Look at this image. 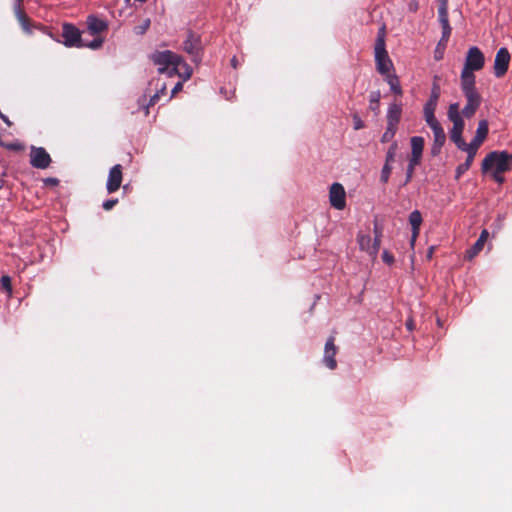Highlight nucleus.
<instances>
[{
  "mask_svg": "<svg viewBox=\"0 0 512 512\" xmlns=\"http://www.w3.org/2000/svg\"><path fill=\"white\" fill-rule=\"evenodd\" d=\"M153 62L159 66V73H167L169 76L178 75L184 81L192 75L191 67L183 61L181 56L166 50L156 52L151 56Z\"/></svg>",
  "mask_w": 512,
  "mask_h": 512,
  "instance_id": "nucleus-1",
  "label": "nucleus"
},
{
  "mask_svg": "<svg viewBox=\"0 0 512 512\" xmlns=\"http://www.w3.org/2000/svg\"><path fill=\"white\" fill-rule=\"evenodd\" d=\"M512 168V154L507 151H493L488 153L482 161L481 170L483 173L496 171L505 173Z\"/></svg>",
  "mask_w": 512,
  "mask_h": 512,
  "instance_id": "nucleus-2",
  "label": "nucleus"
},
{
  "mask_svg": "<svg viewBox=\"0 0 512 512\" xmlns=\"http://www.w3.org/2000/svg\"><path fill=\"white\" fill-rule=\"evenodd\" d=\"M448 119L453 123V127L450 130V139L459 149L461 146L464 147L465 141L462 137V133L465 127L464 120L460 114L459 103H451L447 111Z\"/></svg>",
  "mask_w": 512,
  "mask_h": 512,
  "instance_id": "nucleus-3",
  "label": "nucleus"
},
{
  "mask_svg": "<svg viewBox=\"0 0 512 512\" xmlns=\"http://www.w3.org/2000/svg\"><path fill=\"white\" fill-rule=\"evenodd\" d=\"M61 36L63 38L62 43L66 47H84V42L81 37V31L74 24L63 23Z\"/></svg>",
  "mask_w": 512,
  "mask_h": 512,
  "instance_id": "nucleus-4",
  "label": "nucleus"
},
{
  "mask_svg": "<svg viewBox=\"0 0 512 512\" xmlns=\"http://www.w3.org/2000/svg\"><path fill=\"white\" fill-rule=\"evenodd\" d=\"M485 57L483 52L477 47L472 46L468 49L463 69L467 71H479L484 67Z\"/></svg>",
  "mask_w": 512,
  "mask_h": 512,
  "instance_id": "nucleus-5",
  "label": "nucleus"
},
{
  "mask_svg": "<svg viewBox=\"0 0 512 512\" xmlns=\"http://www.w3.org/2000/svg\"><path fill=\"white\" fill-rule=\"evenodd\" d=\"M439 1H440V6L438 8V18H439V22L442 27V37H441L440 43H447L450 38L451 31H452V28L449 24V18H448V0H439Z\"/></svg>",
  "mask_w": 512,
  "mask_h": 512,
  "instance_id": "nucleus-6",
  "label": "nucleus"
},
{
  "mask_svg": "<svg viewBox=\"0 0 512 512\" xmlns=\"http://www.w3.org/2000/svg\"><path fill=\"white\" fill-rule=\"evenodd\" d=\"M374 51L377 71L382 75H386L392 67V61L388 56L386 46L375 45Z\"/></svg>",
  "mask_w": 512,
  "mask_h": 512,
  "instance_id": "nucleus-7",
  "label": "nucleus"
},
{
  "mask_svg": "<svg viewBox=\"0 0 512 512\" xmlns=\"http://www.w3.org/2000/svg\"><path fill=\"white\" fill-rule=\"evenodd\" d=\"M510 63V53L507 48L502 47L500 48L495 56L494 60V75L497 78L503 77L508 68Z\"/></svg>",
  "mask_w": 512,
  "mask_h": 512,
  "instance_id": "nucleus-8",
  "label": "nucleus"
},
{
  "mask_svg": "<svg viewBox=\"0 0 512 512\" xmlns=\"http://www.w3.org/2000/svg\"><path fill=\"white\" fill-rule=\"evenodd\" d=\"M201 48L200 36L189 31L187 38L183 42L184 51L192 56L193 61L197 62L200 59Z\"/></svg>",
  "mask_w": 512,
  "mask_h": 512,
  "instance_id": "nucleus-9",
  "label": "nucleus"
},
{
  "mask_svg": "<svg viewBox=\"0 0 512 512\" xmlns=\"http://www.w3.org/2000/svg\"><path fill=\"white\" fill-rule=\"evenodd\" d=\"M329 201L332 207L343 210L346 206V192L342 184L333 183L329 190Z\"/></svg>",
  "mask_w": 512,
  "mask_h": 512,
  "instance_id": "nucleus-10",
  "label": "nucleus"
},
{
  "mask_svg": "<svg viewBox=\"0 0 512 512\" xmlns=\"http://www.w3.org/2000/svg\"><path fill=\"white\" fill-rule=\"evenodd\" d=\"M357 242L362 251L367 252L374 258L377 256L380 249V239L378 237L372 241L370 235L359 232L357 234Z\"/></svg>",
  "mask_w": 512,
  "mask_h": 512,
  "instance_id": "nucleus-11",
  "label": "nucleus"
},
{
  "mask_svg": "<svg viewBox=\"0 0 512 512\" xmlns=\"http://www.w3.org/2000/svg\"><path fill=\"white\" fill-rule=\"evenodd\" d=\"M338 347L335 345V337L330 336L325 343L323 363L330 370L337 368V361L335 356L337 354Z\"/></svg>",
  "mask_w": 512,
  "mask_h": 512,
  "instance_id": "nucleus-12",
  "label": "nucleus"
},
{
  "mask_svg": "<svg viewBox=\"0 0 512 512\" xmlns=\"http://www.w3.org/2000/svg\"><path fill=\"white\" fill-rule=\"evenodd\" d=\"M30 157V163L34 168L46 169L51 163V157L43 147H33Z\"/></svg>",
  "mask_w": 512,
  "mask_h": 512,
  "instance_id": "nucleus-13",
  "label": "nucleus"
},
{
  "mask_svg": "<svg viewBox=\"0 0 512 512\" xmlns=\"http://www.w3.org/2000/svg\"><path fill=\"white\" fill-rule=\"evenodd\" d=\"M122 179V166L120 164H116L109 171L108 180L106 184L107 191L109 193L116 192L121 186Z\"/></svg>",
  "mask_w": 512,
  "mask_h": 512,
  "instance_id": "nucleus-14",
  "label": "nucleus"
},
{
  "mask_svg": "<svg viewBox=\"0 0 512 512\" xmlns=\"http://www.w3.org/2000/svg\"><path fill=\"white\" fill-rule=\"evenodd\" d=\"M86 24L91 35H98L108 30V23L94 15H89L87 17Z\"/></svg>",
  "mask_w": 512,
  "mask_h": 512,
  "instance_id": "nucleus-15",
  "label": "nucleus"
},
{
  "mask_svg": "<svg viewBox=\"0 0 512 512\" xmlns=\"http://www.w3.org/2000/svg\"><path fill=\"white\" fill-rule=\"evenodd\" d=\"M440 97V86L434 81L431 89V94L429 100L424 105V115L425 114H435V110L437 107V103Z\"/></svg>",
  "mask_w": 512,
  "mask_h": 512,
  "instance_id": "nucleus-16",
  "label": "nucleus"
},
{
  "mask_svg": "<svg viewBox=\"0 0 512 512\" xmlns=\"http://www.w3.org/2000/svg\"><path fill=\"white\" fill-rule=\"evenodd\" d=\"M489 233L486 229H484L477 241L473 244L471 248H469L465 253V258L468 260L473 259L479 252L483 249L485 242L487 241Z\"/></svg>",
  "mask_w": 512,
  "mask_h": 512,
  "instance_id": "nucleus-17",
  "label": "nucleus"
},
{
  "mask_svg": "<svg viewBox=\"0 0 512 512\" xmlns=\"http://www.w3.org/2000/svg\"><path fill=\"white\" fill-rule=\"evenodd\" d=\"M422 215L419 210H414L409 215V223L412 228L411 245L413 246L417 237L419 236L420 226L422 224Z\"/></svg>",
  "mask_w": 512,
  "mask_h": 512,
  "instance_id": "nucleus-18",
  "label": "nucleus"
},
{
  "mask_svg": "<svg viewBox=\"0 0 512 512\" xmlns=\"http://www.w3.org/2000/svg\"><path fill=\"white\" fill-rule=\"evenodd\" d=\"M424 149V139L420 136H414L411 138V155L412 162L415 160L422 159V153Z\"/></svg>",
  "mask_w": 512,
  "mask_h": 512,
  "instance_id": "nucleus-19",
  "label": "nucleus"
},
{
  "mask_svg": "<svg viewBox=\"0 0 512 512\" xmlns=\"http://www.w3.org/2000/svg\"><path fill=\"white\" fill-rule=\"evenodd\" d=\"M474 88H476L474 72L462 69V72H461V89H462V91H466V90L474 89Z\"/></svg>",
  "mask_w": 512,
  "mask_h": 512,
  "instance_id": "nucleus-20",
  "label": "nucleus"
},
{
  "mask_svg": "<svg viewBox=\"0 0 512 512\" xmlns=\"http://www.w3.org/2000/svg\"><path fill=\"white\" fill-rule=\"evenodd\" d=\"M434 134V142L431 148L432 155L436 156L440 153L441 148L445 144L446 134L444 130L436 131Z\"/></svg>",
  "mask_w": 512,
  "mask_h": 512,
  "instance_id": "nucleus-21",
  "label": "nucleus"
},
{
  "mask_svg": "<svg viewBox=\"0 0 512 512\" xmlns=\"http://www.w3.org/2000/svg\"><path fill=\"white\" fill-rule=\"evenodd\" d=\"M16 16L23 31L27 34H31L32 29L30 18L25 14V12L20 8V6H18L16 9Z\"/></svg>",
  "mask_w": 512,
  "mask_h": 512,
  "instance_id": "nucleus-22",
  "label": "nucleus"
},
{
  "mask_svg": "<svg viewBox=\"0 0 512 512\" xmlns=\"http://www.w3.org/2000/svg\"><path fill=\"white\" fill-rule=\"evenodd\" d=\"M16 16L23 31L27 34H31L32 29L30 18L25 14V12L20 8V6H18L16 9Z\"/></svg>",
  "mask_w": 512,
  "mask_h": 512,
  "instance_id": "nucleus-23",
  "label": "nucleus"
},
{
  "mask_svg": "<svg viewBox=\"0 0 512 512\" xmlns=\"http://www.w3.org/2000/svg\"><path fill=\"white\" fill-rule=\"evenodd\" d=\"M401 118V109L397 105H392L387 114V124L397 127Z\"/></svg>",
  "mask_w": 512,
  "mask_h": 512,
  "instance_id": "nucleus-24",
  "label": "nucleus"
},
{
  "mask_svg": "<svg viewBox=\"0 0 512 512\" xmlns=\"http://www.w3.org/2000/svg\"><path fill=\"white\" fill-rule=\"evenodd\" d=\"M482 143H483L482 140H477V138L474 137L473 140L469 144H467L465 142L464 147L461 146L459 149L467 152V155H472L475 158V155H476L479 147L482 145Z\"/></svg>",
  "mask_w": 512,
  "mask_h": 512,
  "instance_id": "nucleus-25",
  "label": "nucleus"
},
{
  "mask_svg": "<svg viewBox=\"0 0 512 512\" xmlns=\"http://www.w3.org/2000/svg\"><path fill=\"white\" fill-rule=\"evenodd\" d=\"M386 81L387 83L389 84L390 86V89L393 93L397 94V95H402V89H401V86H400V82H399V79L396 75H391L389 73L386 74Z\"/></svg>",
  "mask_w": 512,
  "mask_h": 512,
  "instance_id": "nucleus-26",
  "label": "nucleus"
},
{
  "mask_svg": "<svg viewBox=\"0 0 512 512\" xmlns=\"http://www.w3.org/2000/svg\"><path fill=\"white\" fill-rule=\"evenodd\" d=\"M380 98V91H372L369 95V109L375 114L379 113Z\"/></svg>",
  "mask_w": 512,
  "mask_h": 512,
  "instance_id": "nucleus-27",
  "label": "nucleus"
},
{
  "mask_svg": "<svg viewBox=\"0 0 512 512\" xmlns=\"http://www.w3.org/2000/svg\"><path fill=\"white\" fill-rule=\"evenodd\" d=\"M463 94L467 100V103L481 105L482 97L477 92L476 88L463 91Z\"/></svg>",
  "mask_w": 512,
  "mask_h": 512,
  "instance_id": "nucleus-28",
  "label": "nucleus"
},
{
  "mask_svg": "<svg viewBox=\"0 0 512 512\" xmlns=\"http://www.w3.org/2000/svg\"><path fill=\"white\" fill-rule=\"evenodd\" d=\"M488 132H489L488 121L487 120L479 121L477 130H476V135H475L477 140H482L484 142V140L486 139V137L488 135Z\"/></svg>",
  "mask_w": 512,
  "mask_h": 512,
  "instance_id": "nucleus-29",
  "label": "nucleus"
},
{
  "mask_svg": "<svg viewBox=\"0 0 512 512\" xmlns=\"http://www.w3.org/2000/svg\"><path fill=\"white\" fill-rule=\"evenodd\" d=\"M473 161L474 157L472 155H467L465 162L457 166L455 178L459 179L466 171H468Z\"/></svg>",
  "mask_w": 512,
  "mask_h": 512,
  "instance_id": "nucleus-30",
  "label": "nucleus"
},
{
  "mask_svg": "<svg viewBox=\"0 0 512 512\" xmlns=\"http://www.w3.org/2000/svg\"><path fill=\"white\" fill-rule=\"evenodd\" d=\"M424 119H425L427 125L432 129L433 133H435L436 131L443 130L441 124L435 117V114H425Z\"/></svg>",
  "mask_w": 512,
  "mask_h": 512,
  "instance_id": "nucleus-31",
  "label": "nucleus"
},
{
  "mask_svg": "<svg viewBox=\"0 0 512 512\" xmlns=\"http://www.w3.org/2000/svg\"><path fill=\"white\" fill-rule=\"evenodd\" d=\"M421 163V160H415V162H412V158H409V163L406 169V177L405 181L403 183V186L407 185L409 182H411L415 167L418 166Z\"/></svg>",
  "mask_w": 512,
  "mask_h": 512,
  "instance_id": "nucleus-32",
  "label": "nucleus"
},
{
  "mask_svg": "<svg viewBox=\"0 0 512 512\" xmlns=\"http://www.w3.org/2000/svg\"><path fill=\"white\" fill-rule=\"evenodd\" d=\"M480 105L466 103L465 107L460 112L462 117L471 118L474 116Z\"/></svg>",
  "mask_w": 512,
  "mask_h": 512,
  "instance_id": "nucleus-33",
  "label": "nucleus"
},
{
  "mask_svg": "<svg viewBox=\"0 0 512 512\" xmlns=\"http://www.w3.org/2000/svg\"><path fill=\"white\" fill-rule=\"evenodd\" d=\"M397 150H398V143L396 141H393L386 152V157H385L386 163L392 164L395 161V156H396Z\"/></svg>",
  "mask_w": 512,
  "mask_h": 512,
  "instance_id": "nucleus-34",
  "label": "nucleus"
},
{
  "mask_svg": "<svg viewBox=\"0 0 512 512\" xmlns=\"http://www.w3.org/2000/svg\"><path fill=\"white\" fill-rule=\"evenodd\" d=\"M396 132H397V127L387 124L386 130L381 137V142L382 143L390 142L394 138Z\"/></svg>",
  "mask_w": 512,
  "mask_h": 512,
  "instance_id": "nucleus-35",
  "label": "nucleus"
},
{
  "mask_svg": "<svg viewBox=\"0 0 512 512\" xmlns=\"http://www.w3.org/2000/svg\"><path fill=\"white\" fill-rule=\"evenodd\" d=\"M150 24H151L150 19L146 18V19L142 20V22L140 24L136 25L134 27L133 31L136 35H143L149 29Z\"/></svg>",
  "mask_w": 512,
  "mask_h": 512,
  "instance_id": "nucleus-36",
  "label": "nucleus"
},
{
  "mask_svg": "<svg viewBox=\"0 0 512 512\" xmlns=\"http://www.w3.org/2000/svg\"><path fill=\"white\" fill-rule=\"evenodd\" d=\"M391 172H392V164L385 162L384 166L382 167V170H381L380 181L384 184L387 183L390 178Z\"/></svg>",
  "mask_w": 512,
  "mask_h": 512,
  "instance_id": "nucleus-37",
  "label": "nucleus"
},
{
  "mask_svg": "<svg viewBox=\"0 0 512 512\" xmlns=\"http://www.w3.org/2000/svg\"><path fill=\"white\" fill-rule=\"evenodd\" d=\"M0 284L3 290H5L9 294L12 293L11 278L8 275H3L1 277Z\"/></svg>",
  "mask_w": 512,
  "mask_h": 512,
  "instance_id": "nucleus-38",
  "label": "nucleus"
},
{
  "mask_svg": "<svg viewBox=\"0 0 512 512\" xmlns=\"http://www.w3.org/2000/svg\"><path fill=\"white\" fill-rule=\"evenodd\" d=\"M385 36H386V27H385V25H382L378 30L375 45L386 46L385 45Z\"/></svg>",
  "mask_w": 512,
  "mask_h": 512,
  "instance_id": "nucleus-39",
  "label": "nucleus"
},
{
  "mask_svg": "<svg viewBox=\"0 0 512 512\" xmlns=\"http://www.w3.org/2000/svg\"><path fill=\"white\" fill-rule=\"evenodd\" d=\"M4 148L9 151L18 152V151H21L24 149V145L22 143H20L19 141H15L12 143H5Z\"/></svg>",
  "mask_w": 512,
  "mask_h": 512,
  "instance_id": "nucleus-40",
  "label": "nucleus"
},
{
  "mask_svg": "<svg viewBox=\"0 0 512 512\" xmlns=\"http://www.w3.org/2000/svg\"><path fill=\"white\" fill-rule=\"evenodd\" d=\"M103 38L96 37L93 41L89 43H84V47H88L90 49L96 50L99 49L103 44Z\"/></svg>",
  "mask_w": 512,
  "mask_h": 512,
  "instance_id": "nucleus-41",
  "label": "nucleus"
},
{
  "mask_svg": "<svg viewBox=\"0 0 512 512\" xmlns=\"http://www.w3.org/2000/svg\"><path fill=\"white\" fill-rule=\"evenodd\" d=\"M352 119H353V128L355 130H360L365 127L364 122L361 120V118L359 117V115L357 113L352 115Z\"/></svg>",
  "mask_w": 512,
  "mask_h": 512,
  "instance_id": "nucleus-42",
  "label": "nucleus"
},
{
  "mask_svg": "<svg viewBox=\"0 0 512 512\" xmlns=\"http://www.w3.org/2000/svg\"><path fill=\"white\" fill-rule=\"evenodd\" d=\"M160 99L159 92L150 97L149 103L145 106V115L149 114V107L154 106Z\"/></svg>",
  "mask_w": 512,
  "mask_h": 512,
  "instance_id": "nucleus-43",
  "label": "nucleus"
},
{
  "mask_svg": "<svg viewBox=\"0 0 512 512\" xmlns=\"http://www.w3.org/2000/svg\"><path fill=\"white\" fill-rule=\"evenodd\" d=\"M118 203V199H109V200H106L104 203H103V208L105 210H111L116 204Z\"/></svg>",
  "mask_w": 512,
  "mask_h": 512,
  "instance_id": "nucleus-44",
  "label": "nucleus"
},
{
  "mask_svg": "<svg viewBox=\"0 0 512 512\" xmlns=\"http://www.w3.org/2000/svg\"><path fill=\"white\" fill-rule=\"evenodd\" d=\"M382 259L387 264H392L394 262V257L388 251H384L382 255Z\"/></svg>",
  "mask_w": 512,
  "mask_h": 512,
  "instance_id": "nucleus-45",
  "label": "nucleus"
},
{
  "mask_svg": "<svg viewBox=\"0 0 512 512\" xmlns=\"http://www.w3.org/2000/svg\"><path fill=\"white\" fill-rule=\"evenodd\" d=\"M503 173H498L496 171H492V177L493 179L499 183L502 184L504 182V177L502 176Z\"/></svg>",
  "mask_w": 512,
  "mask_h": 512,
  "instance_id": "nucleus-46",
  "label": "nucleus"
},
{
  "mask_svg": "<svg viewBox=\"0 0 512 512\" xmlns=\"http://www.w3.org/2000/svg\"><path fill=\"white\" fill-rule=\"evenodd\" d=\"M182 89H183V83L182 82L176 83V85L174 86V88L171 91V97H174Z\"/></svg>",
  "mask_w": 512,
  "mask_h": 512,
  "instance_id": "nucleus-47",
  "label": "nucleus"
},
{
  "mask_svg": "<svg viewBox=\"0 0 512 512\" xmlns=\"http://www.w3.org/2000/svg\"><path fill=\"white\" fill-rule=\"evenodd\" d=\"M374 234H375V238L374 239H376L378 237V239L381 240L382 229H381V227L377 223L374 224Z\"/></svg>",
  "mask_w": 512,
  "mask_h": 512,
  "instance_id": "nucleus-48",
  "label": "nucleus"
},
{
  "mask_svg": "<svg viewBox=\"0 0 512 512\" xmlns=\"http://www.w3.org/2000/svg\"><path fill=\"white\" fill-rule=\"evenodd\" d=\"M44 183L49 186H56L59 183L57 178H47L44 180Z\"/></svg>",
  "mask_w": 512,
  "mask_h": 512,
  "instance_id": "nucleus-49",
  "label": "nucleus"
},
{
  "mask_svg": "<svg viewBox=\"0 0 512 512\" xmlns=\"http://www.w3.org/2000/svg\"><path fill=\"white\" fill-rule=\"evenodd\" d=\"M434 251H435V246H431L427 253H426V258L427 260H431L433 258V255H434Z\"/></svg>",
  "mask_w": 512,
  "mask_h": 512,
  "instance_id": "nucleus-50",
  "label": "nucleus"
},
{
  "mask_svg": "<svg viewBox=\"0 0 512 512\" xmlns=\"http://www.w3.org/2000/svg\"><path fill=\"white\" fill-rule=\"evenodd\" d=\"M0 118L3 120V122L5 124H7L8 126H11L12 125V122L9 120V118L3 114L1 111H0Z\"/></svg>",
  "mask_w": 512,
  "mask_h": 512,
  "instance_id": "nucleus-51",
  "label": "nucleus"
},
{
  "mask_svg": "<svg viewBox=\"0 0 512 512\" xmlns=\"http://www.w3.org/2000/svg\"><path fill=\"white\" fill-rule=\"evenodd\" d=\"M157 92H159V96L165 95L166 93V86L163 85Z\"/></svg>",
  "mask_w": 512,
  "mask_h": 512,
  "instance_id": "nucleus-52",
  "label": "nucleus"
},
{
  "mask_svg": "<svg viewBox=\"0 0 512 512\" xmlns=\"http://www.w3.org/2000/svg\"><path fill=\"white\" fill-rule=\"evenodd\" d=\"M231 64H232V66H233L234 68H236V67H237V61H236V58H235V57H233V58H232V60H231Z\"/></svg>",
  "mask_w": 512,
  "mask_h": 512,
  "instance_id": "nucleus-53",
  "label": "nucleus"
},
{
  "mask_svg": "<svg viewBox=\"0 0 512 512\" xmlns=\"http://www.w3.org/2000/svg\"><path fill=\"white\" fill-rule=\"evenodd\" d=\"M407 327H408V329H410V330H411V329H412V323H411V322H408V323H407Z\"/></svg>",
  "mask_w": 512,
  "mask_h": 512,
  "instance_id": "nucleus-54",
  "label": "nucleus"
},
{
  "mask_svg": "<svg viewBox=\"0 0 512 512\" xmlns=\"http://www.w3.org/2000/svg\"><path fill=\"white\" fill-rule=\"evenodd\" d=\"M18 1L20 2L21 0H18Z\"/></svg>",
  "mask_w": 512,
  "mask_h": 512,
  "instance_id": "nucleus-55",
  "label": "nucleus"
}]
</instances>
